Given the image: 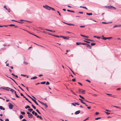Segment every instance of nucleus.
Listing matches in <instances>:
<instances>
[{"label":"nucleus","instance_id":"obj_1","mask_svg":"<svg viewBox=\"0 0 121 121\" xmlns=\"http://www.w3.org/2000/svg\"><path fill=\"white\" fill-rule=\"evenodd\" d=\"M43 7L44 8L49 10H51V7L48 6L47 5H43Z\"/></svg>","mask_w":121,"mask_h":121},{"label":"nucleus","instance_id":"obj_2","mask_svg":"<svg viewBox=\"0 0 121 121\" xmlns=\"http://www.w3.org/2000/svg\"><path fill=\"white\" fill-rule=\"evenodd\" d=\"M28 96L29 98H30L33 101H34V102L35 103V104L37 105H39V104H38V103H37L36 101L33 98H32L29 95H28L27 94H26Z\"/></svg>","mask_w":121,"mask_h":121},{"label":"nucleus","instance_id":"obj_3","mask_svg":"<svg viewBox=\"0 0 121 121\" xmlns=\"http://www.w3.org/2000/svg\"><path fill=\"white\" fill-rule=\"evenodd\" d=\"M79 92L80 93H81L82 94H84L85 91L83 89H79Z\"/></svg>","mask_w":121,"mask_h":121},{"label":"nucleus","instance_id":"obj_4","mask_svg":"<svg viewBox=\"0 0 121 121\" xmlns=\"http://www.w3.org/2000/svg\"><path fill=\"white\" fill-rule=\"evenodd\" d=\"M109 6V9H112V8L113 9H114V10H116V8H115V7L113 6L112 5H110Z\"/></svg>","mask_w":121,"mask_h":121},{"label":"nucleus","instance_id":"obj_5","mask_svg":"<svg viewBox=\"0 0 121 121\" xmlns=\"http://www.w3.org/2000/svg\"><path fill=\"white\" fill-rule=\"evenodd\" d=\"M13 106V105L11 103L9 105V108L10 109H12Z\"/></svg>","mask_w":121,"mask_h":121},{"label":"nucleus","instance_id":"obj_6","mask_svg":"<svg viewBox=\"0 0 121 121\" xmlns=\"http://www.w3.org/2000/svg\"><path fill=\"white\" fill-rule=\"evenodd\" d=\"M33 115L31 114H30L29 115H28V117L30 118H32L33 117Z\"/></svg>","mask_w":121,"mask_h":121},{"label":"nucleus","instance_id":"obj_7","mask_svg":"<svg viewBox=\"0 0 121 121\" xmlns=\"http://www.w3.org/2000/svg\"><path fill=\"white\" fill-rule=\"evenodd\" d=\"M87 46H86L89 49H91V47L90 46V45L89 44H88L87 43V44L86 45Z\"/></svg>","mask_w":121,"mask_h":121},{"label":"nucleus","instance_id":"obj_8","mask_svg":"<svg viewBox=\"0 0 121 121\" xmlns=\"http://www.w3.org/2000/svg\"><path fill=\"white\" fill-rule=\"evenodd\" d=\"M6 88H8V89H10V91L12 92H13L14 91V90H13L12 89L10 88H9L8 87H6Z\"/></svg>","mask_w":121,"mask_h":121},{"label":"nucleus","instance_id":"obj_9","mask_svg":"<svg viewBox=\"0 0 121 121\" xmlns=\"http://www.w3.org/2000/svg\"><path fill=\"white\" fill-rule=\"evenodd\" d=\"M80 110H78L75 112V114L76 115H77L80 113Z\"/></svg>","mask_w":121,"mask_h":121},{"label":"nucleus","instance_id":"obj_10","mask_svg":"<svg viewBox=\"0 0 121 121\" xmlns=\"http://www.w3.org/2000/svg\"><path fill=\"white\" fill-rule=\"evenodd\" d=\"M43 105H44L45 107V108H46L48 107V106L46 104V103H44L43 102V103L42 104Z\"/></svg>","mask_w":121,"mask_h":121},{"label":"nucleus","instance_id":"obj_11","mask_svg":"<svg viewBox=\"0 0 121 121\" xmlns=\"http://www.w3.org/2000/svg\"><path fill=\"white\" fill-rule=\"evenodd\" d=\"M0 109L1 110H5L4 108H3V107L1 106H0Z\"/></svg>","mask_w":121,"mask_h":121},{"label":"nucleus","instance_id":"obj_12","mask_svg":"<svg viewBox=\"0 0 121 121\" xmlns=\"http://www.w3.org/2000/svg\"><path fill=\"white\" fill-rule=\"evenodd\" d=\"M14 93L16 95V97L18 98H20V97L19 96H18L17 95V94H16V92L15 91H14Z\"/></svg>","mask_w":121,"mask_h":121},{"label":"nucleus","instance_id":"obj_13","mask_svg":"<svg viewBox=\"0 0 121 121\" xmlns=\"http://www.w3.org/2000/svg\"><path fill=\"white\" fill-rule=\"evenodd\" d=\"M9 78H10V79H12L13 81L15 83L17 84V85H18L17 84V82H16L13 79V78H11V77H9L8 76H7Z\"/></svg>","mask_w":121,"mask_h":121},{"label":"nucleus","instance_id":"obj_14","mask_svg":"<svg viewBox=\"0 0 121 121\" xmlns=\"http://www.w3.org/2000/svg\"><path fill=\"white\" fill-rule=\"evenodd\" d=\"M116 27H118V25H114L113 27L112 28H114Z\"/></svg>","mask_w":121,"mask_h":121},{"label":"nucleus","instance_id":"obj_15","mask_svg":"<svg viewBox=\"0 0 121 121\" xmlns=\"http://www.w3.org/2000/svg\"><path fill=\"white\" fill-rule=\"evenodd\" d=\"M63 38L64 39H68L69 38V37H66L64 36L63 37Z\"/></svg>","mask_w":121,"mask_h":121},{"label":"nucleus","instance_id":"obj_16","mask_svg":"<svg viewBox=\"0 0 121 121\" xmlns=\"http://www.w3.org/2000/svg\"><path fill=\"white\" fill-rule=\"evenodd\" d=\"M45 30L47 31H48L51 32H53V31L51 30H49L47 29H45Z\"/></svg>","mask_w":121,"mask_h":121},{"label":"nucleus","instance_id":"obj_17","mask_svg":"<svg viewBox=\"0 0 121 121\" xmlns=\"http://www.w3.org/2000/svg\"><path fill=\"white\" fill-rule=\"evenodd\" d=\"M86 14L87 15H92V13H86Z\"/></svg>","mask_w":121,"mask_h":121},{"label":"nucleus","instance_id":"obj_18","mask_svg":"<svg viewBox=\"0 0 121 121\" xmlns=\"http://www.w3.org/2000/svg\"><path fill=\"white\" fill-rule=\"evenodd\" d=\"M37 77L36 76H35L34 77H32L31 78V79H35L37 78Z\"/></svg>","mask_w":121,"mask_h":121},{"label":"nucleus","instance_id":"obj_19","mask_svg":"<svg viewBox=\"0 0 121 121\" xmlns=\"http://www.w3.org/2000/svg\"><path fill=\"white\" fill-rule=\"evenodd\" d=\"M11 75H13L17 78H18V76H17V75H16L15 74H14L13 73H12L11 74Z\"/></svg>","mask_w":121,"mask_h":121},{"label":"nucleus","instance_id":"obj_20","mask_svg":"<svg viewBox=\"0 0 121 121\" xmlns=\"http://www.w3.org/2000/svg\"><path fill=\"white\" fill-rule=\"evenodd\" d=\"M85 39L86 40H87V41H93L92 40H91V39Z\"/></svg>","mask_w":121,"mask_h":121},{"label":"nucleus","instance_id":"obj_21","mask_svg":"<svg viewBox=\"0 0 121 121\" xmlns=\"http://www.w3.org/2000/svg\"><path fill=\"white\" fill-rule=\"evenodd\" d=\"M67 11L69 12H70L72 13H74V11L70 10H67Z\"/></svg>","mask_w":121,"mask_h":121},{"label":"nucleus","instance_id":"obj_22","mask_svg":"<svg viewBox=\"0 0 121 121\" xmlns=\"http://www.w3.org/2000/svg\"><path fill=\"white\" fill-rule=\"evenodd\" d=\"M28 111L30 112H31L33 111V109L32 108L29 109H28Z\"/></svg>","mask_w":121,"mask_h":121},{"label":"nucleus","instance_id":"obj_23","mask_svg":"<svg viewBox=\"0 0 121 121\" xmlns=\"http://www.w3.org/2000/svg\"><path fill=\"white\" fill-rule=\"evenodd\" d=\"M87 43H81V45H86L87 44Z\"/></svg>","mask_w":121,"mask_h":121},{"label":"nucleus","instance_id":"obj_24","mask_svg":"<svg viewBox=\"0 0 121 121\" xmlns=\"http://www.w3.org/2000/svg\"><path fill=\"white\" fill-rule=\"evenodd\" d=\"M23 116L22 115H20L19 116V117L21 119H22L23 118Z\"/></svg>","mask_w":121,"mask_h":121},{"label":"nucleus","instance_id":"obj_25","mask_svg":"<svg viewBox=\"0 0 121 121\" xmlns=\"http://www.w3.org/2000/svg\"><path fill=\"white\" fill-rule=\"evenodd\" d=\"M76 44L77 45H79L81 44V42H76Z\"/></svg>","mask_w":121,"mask_h":121},{"label":"nucleus","instance_id":"obj_26","mask_svg":"<svg viewBox=\"0 0 121 121\" xmlns=\"http://www.w3.org/2000/svg\"><path fill=\"white\" fill-rule=\"evenodd\" d=\"M79 96L80 98H81L82 99H85V98L84 97L82 96L81 95H79Z\"/></svg>","mask_w":121,"mask_h":121},{"label":"nucleus","instance_id":"obj_27","mask_svg":"<svg viewBox=\"0 0 121 121\" xmlns=\"http://www.w3.org/2000/svg\"><path fill=\"white\" fill-rule=\"evenodd\" d=\"M30 108V106L29 105H27L26 107H25V108L26 109H27V108Z\"/></svg>","mask_w":121,"mask_h":121},{"label":"nucleus","instance_id":"obj_28","mask_svg":"<svg viewBox=\"0 0 121 121\" xmlns=\"http://www.w3.org/2000/svg\"><path fill=\"white\" fill-rule=\"evenodd\" d=\"M95 43H91V46H94L95 45Z\"/></svg>","mask_w":121,"mask_h":121},{"label":"nucleus","instance_id":"obj_29","mask_svg":"<svg viewBox=\"0 0 121 121\" xmlns=\"http://www.w3.org/2000/svg\"><path fill=\"white\" fill-rule=\"evenodd\" d=\"M70 69L71 71L73 73L74 75H75V73H74L73 72L72 70L69 67H68Z\"/></svg>","mask_w":121,"mask_h":121},{"label":"nucleus","instance_id":"obj_30","mask_svg":"<svg viewBox=\"0 0 121 121\" xmlns=\"http://www.w3.org/2000/svg\"><path fill=\"white\" fill-rule=\"evenodd\" d=\"M9 26H15V25L12 24H10V25H9Z\"/></svg>","mask_w":121,"mask_h":121},{"label":"nucleus","instance_id":"obj_31","mask_svg":"<svg viewBox=\"0 0 121 121\" xmlns=\"http://www.w3.org/2000/svg\"><path fill=\"white\" fill-rule=\"evenodd\" d=\"M11 21H15V22H19V23H21V22H18L17 21L15 20H11Z\"/></svg>","mask_w":121,"mask_h":121},{"label":"nucleus","instance_id":"obj_32","mask_svg":"<svg viewBox=\"0 0 121 121\" xmlns=\"http://www.w3.org/2000/svg\"><path fill=\"white\" fill-rule=\"evenodd\" d=\"M46 83V82L44 81L43 82H41V84H44Z\"/></svg>","mask_w":121,"mask_h":121},{"label":"nucleus","instance_id":"obj_33","mask_svg":"<svg viewBox=\"0 0 121 121\" xmlns=\"http://www.w3.org/2000/svg\"><path fill=\"white\" fill-rule=\"evenodd\" d=\"M68 25H69V26H74V24H71V23H69V24H68Z\"/></svg>","mask_w":121,"mask_h":121},{"label":"nucleus","instance_id":"obj_34","mask_svg":"<svg viewBox=\"0 0 121 121\" xmlns=\"http://www.w3.org/2000/svg\"><path fill=\"white\" fill-rule=\"evenodd\" d=\"M53 36H55V37H60V36L57 35H53Z\"/></svg>","mask_w":121,"mask_h":121},{"label":"nucleus","instance_id":"obj_35","mask_svg":"<svg viewBox=\"0 0 121 121\" xmlns=\"http://www.w3.org/2000/svg\"><path fill=\"white\" fill-rule=\"evenodd\" d=\"M50 84V83L49 82L47 81L46 82V85H49Z\"/></svg>","mask_w":121,"mask_h":121},{"label":"nucleus","instance_id":"obj_36","mask_svg":"<svg viewBox=\"0 0 121 121\" xmlns=\"http://www.w3.org/2000/svg\"><path fill=\"white\" fill-rule=\"evenodd\" d=\"M79 99L81 101V102L83 104V103L84 102H83L82 100L80 99Z\"/></svg>","mask_w":121,"mask_h":121},{"label":"nucleus","instance_id":"obj_37","mask_svg":"<svg viewBox=\"0 0 121 121\" xmlns=\"http://www.w3.org/2000/svg\"><path fill=\"white\" fill-rule=\"evenodd\" d=\"M21 113L22 115H24L25 114V113L24 112H21Z\"/></svg>","mask_w":121,"mask_h":121},{"label":"nucleus","instance_id":"obj_38","mask_svg":"<svg viewBox=\"0 0 121 121\" xmlns=\"http://www.w3.org/2000/svg\"><path fill=\"white\" fill-rule=\"evenodd\" d=\"M51 10H52L53 11H55V9H54L52 8L51 7Z\"/></svg>","mask_w":121,"mask_h":121},{"label":"nucleus","instance_id":"obj_39","mask_svg":"<svg viewBox=\"0 0 121 121\" xmlns=\"http://www.w3.org/2000/svg\"><path fill=\"white\" fill-rule=\"evenodd\" d=\"M89 117H88L87 118H86V119H85L83 121H86V120H88L89 119Z\"/></svg>","mask_w":121,"mask_h":121},{"label":"nucleus","instance_id":"obj_40","mask_svg":"<svg viewBox=\"0 0 121 121\" xmlns=\"http://www.w3.org/2000/svg\"><path fill=\"white\" fill-rule=\"evenodd\" d=\"M114 107H116L117 108H120L118 107V106H113Z\"/></svg>","mask_w":121,"mask_h":121},{"label":"nucleus","instance_id":"obj_41","mask_svg":"<svg viewBox=\"0 0 121 121\" xmlns=\"http://www.w3.org/2000/svg\"><path fill=\"white\" fill-rule=\"evenodd\" d=\"M21 76L24 77H26L27 76L26 75L23 74H21Z\"/></svg>","mask_w":121,"mask_h":121},{"label":"nucleus","instance_id":"obj_42","mask_svg":"<svg viewBox=\"0 0 121 121\" xmlns=\"http://www.w3.org/2000/svg\"><path fill=\"white\" fill-rule=\"evenodd\" d=\"M24 63L26 65H27L28 64V63L27 62L25 61L24 62Z\"/></svg>","mask_w":121,"mask_h":121},{"label":"nucleus","instance_id":"obj_43","mask_svg":"<svg viewBox=\"0 0 121 121\" xmlns=\"http://www.w3.org/2000/svg\"><path fill=\"white\" fill-rule=\"evenodd\" d=\"M101 118V117H97V118H96L95 119V120H97L98 119H100Z\"/></svg>","mask_w":121,"mask_h":121},{"label":"nucleus","instance_id":"obj_44","mask_svg":"<svg viewBox=\"0 0 121 121\" xmlns=\"http://www.w3.org/2000/svg\"><path fill=\"white\" fill-rule=\"evenodd\" d=\"M102 39H104V40H106V39H107V37H104V38H102Z\"/></svg>","mask_w":121,"mask_h":121},{"label":"nucleus","instance_id":"obj_45","mask_svg":"<svg viewBox=\"0 0 121 121\" xmlns=\"http://www.w3.org/2000/svg\"><path fill=\"white\" fill-rule=\"evenodd\" d=\"M75 104V103H72L71 104L72 105H73L74 106H76V105Z\"/></svg>","mask_w":121,"mask_h":121},{"label":"nucleus","instance_id":"obj_46","mask_svg":"<svg viewBox=\"0 0 121 121\" xmlns=\"http://www.w3.org/2000/svg\"><path fill=\"white\" fill-rule=\"evenodd\" d=\"M24 98H25L26 99V100H27L28 101L29 100H28V99L27 98H26V97L25 96V97H24Z\"/></svg>","mask_w":121,"mask_h":121},{"label":"nucleus","instance_id":"obj_47","mask_svg":"<svg viewBox=\"0 0 121 121\" xmlns=\"http://www.w3.org/2000/svg\"><path fill=\"white\" fill-rule=\"evenodd\" d=\"M82 8H84V9H85L87 10H88L87 9L86 7H85V6L83 7H83H82Z\"/></svg>","mask_w":121,"mask_h":121},{"label":"nucleus","instance_id":"obj_48","mask_svg":"<svg viewBox=\"0 0 121 121\" xmlns=\"http://www.w3.org/2000/svg\"><path fill=\"white\" fill-rule=\"evenodd\" d=\"M109 6H104V8H107V9H109Z\"/></svg>","mask_w":121,"mask_h":121},{"label":"nucleus","instance_id":"obj_49","mask_svg":"<svg viewBox=\"0 0 121 121\" xmlns=\"http://www.w3.org/2000/svg\"><path fill=\"white\" fill-rule=\"evenodd\" d=\"M6 10H7L8 11V12H10V9H6Z\"/></svg>","mask_w":121,"mask_h":121},{"label":"nucleus","instance_id":"obj_50","mask_svg":"<svg viewBox=\"0 0 121 121\" xmlns=\"http://www.w3.org/2000/svg\"><path fill=\"white\" fill-rule=\"evenodd\" d=\"M48 34L49 35H51L53 36V35H52V34L50 33H48Z\"/></svg>","mask_w":121,"mask_h":121},{"label":"nucleus","instance_id":"obj_51","mask_svg":"<svg viewBox=\"0 0 121 121\" xmlns=\"http://www.w3.org/2000/svg\"><path fill=\"white\" fill-rule=\"evenodd\" d=\"M18 86L22 91H24V90L19 86Z\"/></svg>","mask_w":121,"mask_h":121},{"label":"nucleus","instance_id":"obj_52","mask_svg":"<svg viewBox=\"0 0 121 121\" xmlns=\"http://www.w3.org/2000/svg\"><path fill=\"white\" fill-rule=\"evenodd\" d=\"M105 112L107 115H108L109 114H110V113L108 112Z\"/></svg>","mask_w":121,"mask_h":121},{"label":"nucleus","instance_id":"obj_53","mask_svg":"<svg viewBox=\"0 0 121 121\" xmlns=\"http://www.w3.org/2000/svg\"><path fill=\"white\" fill-rule=\"evenodd\" d=\"M20 95H21V96H23V97H25V96H24V95H23L22 93H21L20 94Z\"/></svg>","mask_w":121,"mask_h":121},{"label":"nucleus","instance_id":"obj_54","mask_svg":"<svg viewBox=\"0 0 121 121\" xmlns=\"http://www.w3.org/2000/svg\"><path fill=\"white\" fill-rule=\"evenodd\" d=\"M86 81L89 82H91V81H90L89 80H88V79H86Z\"/></svg>","mask_w":121,"mask_h":121},{"label":"nucleus","instance_id":"obj_55","mask_svg":"<svg viewBox=\"0 0 121 121\" xmlns=\"http://www.w3.org/2000/svg\"><path fill=\"white\" fill-rule=\"evenodd\" d=\"M112 37H107V39H110L112 38Z\"/></svg>","mask_w":121,"mask_h":121},{"label":"nucleus","instance_id":"obj_56","mask_svg":"<svg viewBox=\"0 0 121 121\" xmlns=\"http://www.w3.org/2000/svg\"><path fill=\"white\" fill-rule=\"evenodd\" d=\"M4 8H5L6 10L7 9V8H6V6L5 5H4Z\"/></svg>","mask_w":121,"mask_h":121},{"label":"nucleus","instance_id":"obj_57","mask_svg":"<svg viewBox=\"0 0 121 121\" xmlns=\"http://www.w3.org/2000/svg\"><path fill=\"white\" fill-rule=\"evenodd\" d=\"M75 104H76L77 105H80L78 103H76V102H75Z\"/></svg>","mask_w":121,"mask_h":121},{"label":"nucleus","instance_id":"obj_58","mask_svg":"<svg viewBox=\"0 0 121 121\" xmlns=\"http://www.w3.org/2000/svg\"><path fill=\"white\" fill-rule=\"evenodd\" d=\"M57 12L58 13H59V15L60 16H61V15L60 14V13L59 12V11H57Z\"/></svg>","mask_w":121,"mask_h":121},{"label":"nucleus","instance_id":"obj_59","mask_svg":"<svg viewBox=\"0 0 121 121\" xmlns=\"http://www.w3.org/2000/svg\"><path fill=\"white\" fill-rule=\"evenodd\" d=\"M35 111H33L32 112V114H34H34L35 113Z\"/></svg>","mask_w":121,"mask_h":121},{"label":"nucleus","instance_id":"obj_60","mask_svg":"<svg viewBox=\"0 0 121 121\" xmlns=\"http://www.w3.org/2000/svg\"><path fill=\"white\" fill-rule=\"evenodd\" d=\"M39 117L40 119H41L42 120H43V118L41 116H40Z\"/></svg>","mask_w":121,"mask_h":121},{"label":"nucleus","instance_id":"obj_61","mask_svg":"<svg viewBox=\"0 0 121 121\" xmlns=\"http://www.w3.org/2000/svg\"><path fill=\"white\" fill-rule=\"evenodd\" d=\"M72 80L74 82V81H75L76 80H75V78H74V79H72Z\"/></svg>","mask_w":121,"mask_h":121},{"label":"nucleus","instance_id":"obj_62","mask_svg":"<svg viewBox=\"0 0 121 121\" xmlns=\"http://www.w3.org/2000/svg\"><path fill=\"white\" fill-rule=\"evenodd\" d=\"M118 27H121V24L118 25Z\"/></svg>","mask_w":121,"mask_h":121},{"label":"nucleus","instance_id":"obj_63","mask_svg":"<svg viewBox=\"0 0 121 121\" xmlns=\"http://www.w3.org/2000/svg\"><path fill=\"white\" fill-rule=\"evenodd\" d=\"M5 121H9V120L8 119H5Z\"/></svg>","mask_w":121,"mask_h":121},{"label":"nucleus","instance_id":"obj_64","mask_svg":"<svg viewBox=\"0 0 121 121\" xmlns=\"http://www.w3.org/2000/svg\"><path fill=\"white\" fill-rule=\"evenodd\" d=\"M22 121H26V120L25 119H23L22 120Z\"/></svg>","mask_w":121,"mask_h":121}]
</instances>
